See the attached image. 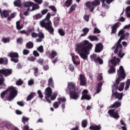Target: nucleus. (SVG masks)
I'll list each match as a JSON object with an SVG mask.
<instances>
[{"mask_svg":"<svg viewBox=\"0 0 130 130\" xmlns=\"http://www.w3.org/2000/svg\"><path fill=\"white\" fill-rule=\"evenodd\" d=\"M92 47L93 44L89 41L84 40L77 44L75 50L82 59L86 60L88 58V55L90 54V51L92 50Z\"/></svg>","mask_w":130,"mask_h":130,"instance_id":"f257e3e1","label":"nucleus"},{"mask_svg":"<svg viewBox=\"0 0 130 130\" xmlns=\"http://www.w3.org/2000/svg\"><path fill=\"white\" fill-rule=\"evenodd\" d=\"M117 75L118 78L116 80V84L114 83L112 86V93H114V91H116L117 89H118V85H119V83L121 82V81H123V80H124L125 79V77L126 76V74H125V72H124V69H123V67L120 66L119 67V70H117Z\"/></svg>","mask_w":130,"mask_h":130,"instance_id":"f03ea898","label":"nucleus"},{"mask_svg":"<svg viewBox=\"0 0 130 130\" xmlns=\"http://www.w3.org/2000/svg\"><path fill=\"white\" fill-rule=\"evenodd\" d=\"M51 16V15L50 14V13H48L47 14L45 19L40 22V25L42 28H45L50 34L53 35L54 28L52 27V23H51V21L49 19H50Z\"/></svg>","mask_w":130,"mask_h":130,"instance_id":"7ed1b4c3","label":"nucleus"},{"mask_svg":"<svg viewBox=\"0 0 130 130\" xmlns=\"http://www.w3.org/2000/svg\"><path fill=\"white\" fill-rule=\"evenodd\" d=\"M9 92V95L7 96V101H9L11 102L13 101L15 98L18 95V90L16 87H14L13 86H9L6 90H5L1 93V98L4 99L5 95L7 93Z\"/></svg>","mask_w":130,"mask_h":130,"instance_id":"20e7f679","label":"nucleus"},{"mask_svg":"<svg viewBox=\"0 0 130 130\" xmlns=\"http://www.w3.org/2000/svg\"><path fill=\"white\" fill-rule=\"evenodd\" d=\"M121 41L122 40L120 38L119 39L118 41L115 44V45L112 48V49H115L114 53H117L119 57L120 58H122L124 55H125V53L122 52V45H121Z\"/></svg>","mask_w":130,"mask_h":130,"instance_id":"39448f33","label":"nucleus"},{"mask_svg":"<svg viewBox=\"0 0 130 130\" xmlns=\"http://www.w3.org/2000/svg\"><path fill=\"white\" fill-rule=\"evenodd\" d=\"M85 5L88 9H89L90 13H93L94 10L96 7L100 6V1L99 0H94L92 1H88L85 3Z\"/></svg>","mask_w":130,"mask_h":130,"instance_id":"423d86ee","label":"nucleus"},{"mask_svg":"<svg viewBox=\"0 0 130 130\" xmlns=\"http://www.w3.org/2000/svg\"><path fill=\"white\" fill-rule=\"evenodd\" d=\"M69 95L71 99H73V100H78V99L80 98L81 93L78 91V90L76 89L69 91Z\"/></svg>","mask_w":130,"mask_h":130,"instance_id":"0eeeda50","label":"nucleus"},{"mask_svg":"<svg viewBox=\"0 0 130 130\" xmlns=\"http://www.w3.org/2000/svg\"><path fill=\"white\" fill-rule=\"evenodd\" d=\"M8 56L11 57L10 60L15 63L19 62V54L17 52H10Z\"/></svg>","mask_w":130,"mask_h":130,"instance_id":"6e6552de","label":"nucleus"},{"mask_svg":"<svg viewBox=\"0 0 130 130\" xmlns=\"http://www.w3.org/2000/svg\"><path fill=\"white\" fill-rule=\"evenodd\" d=\"M52 94V89H51L50 87H48L45 89V98L46 101L48 102V103H51V101L50 100V99H49V98L51 97Z\"/></svg>","mask_w":130,"mask_h":130,"instance_id":"1a4fd4ad","label":"nucleus"},{"mask_svg":"<svg viewBox=\"0 0 130 130\" xmlns=\"http://www.w3.org/2000/svg\"><path fill=\"white\" fill-rule=\"evenodd\" d=\"M108 113L111 117H113L115 119H118L120 117L118 114V111L115 112V109H111L108 111Z\"/></svg>","mask_w":130,"mask_h":130,"instance_id":"9d476101","label":"nucleus"},{"mask_svg":"<svg viewBox=\"0 0 130 130\" xmlns=\"http://www.w3.org/2000/svg\"><path fill=\"white\" fill-rule=\"evenodd\" d=\"M13 74V70L11 69H3L0 70V75H4L5 77H9Z\"/></svg>","mask_w":130,"mask_h":130,"instance_id":"9b49d317","label":"nucleus"},{"mask_svg":"<svg viewBox=\"0 0 130 130\" xmlns=\"http://www.w3.org/2000/svg\"><path fill=\"white\" fill-rule=\"evenodd\" d=\"M89 91L87 89H84L82 92V96L81 98V100H87L89 101L92 99L91 95L90 94H88Z\"/></svg>","mask_w":130,"mask_h":130,"instance_id":"f8f14e48","label":"nucleus"},{"mask_svg":"<svg viewBox=\"0 0 130 130\" xmlns=\"http://www.w3.org/2000/svg\"><path fill=\"white\" fill-rule=\"evenodd\" d=\"M24 6L25 8H28L29 7H32V11H35V10H38L40 7L39 5L37 4H34L33 2H25L24 4Z\"/></svg>","mask_w":130,"mask_h":130,"instance_id":"ddd939ff","label":"nucleus"},{"mask_svg":"<svg viewBox=\"0 0 130 130\" xmlns=\"http://www.w3.org/2000/svg\"><path fill=\"white\" fill-rule=\"evenodd\" d=\"M76 89V84L74 82H69L68 84L67 88L66 89V92H71Z\"/></svg>","mask_w":130,"mask_h":130,"instance_id":"4468645a","label":"nucleus"},{"mask_svg":"<svg viewBox=\"0 0 130 130\" xmlns=\"http://www.w3.org/2000/svg\"><path fill=\"white\" fill-rule=\"evenodd\" d=\"M103 45L101 43H99L95 45V47L94 49L95 52L98 53L99 52H101L103 50Z\"/></svg>","mask_w":130,"mask_h":130,"instance_id":"2eb2a0df","label":"nucleus"},{"mask_svg":"<svg viewBox=\"0 0 130 130\" xmlns=\"http://www.w3.org/2000/svg\"><path fill=\"white\" fill-rule=\"evenodd\" d=\"M123 96V93H118L117 91L115 92L112 93L111 96L112 99H113L115 97V99H118L119 100H121L122 99V96Z\"/></svg>","mask_w":130,"mask_h":130,"instance_id":"dca6fc26","label":"nucleus"},{"mask_svg":"<svg viewBox=\"0 0 130 130\" xmlns=\"http://www.w3.org/2000/svg\"><path fill=\"white\" fill-rule=\"evenodd\" d=\"M0 14L1 18H9V16H10V12H9L7 10H4L3 11H2V9H0Z\"/></svg>","mask_w":130,"mask_h":130,"instance_id":"f3484780","label":"nucleus"},{"mask_svg":"<svg viewBox=\"0 0 130 130\" xmlns=\"http://www.w3.org/2000/svg\"><path fill=\"white\" fill-rule=\"evenodd\" d=\"M79 79L80 80V86H86V78L84 74H80L79 76Z\"/></svg>","mask_w":130,"mask_h":130,"instance_id":"a211bd4d","label":"nucleus"},{"mask_svg":"<svg viewBox=\"0 0 130 130\" xmlns=\"http://www.w3.org/2000/svg\"><path fill=\"white\" fill-rule=\"evenodd\" d=\"M46 54H50L49 57V58H51V59H53V58H54L55 56H57V52L53 50L51 51V53L50 51H47Z\"/></svg>","mask_w":130,"mask_h":130,"instance_id":"6ab92c4d","label":"nucleus"},{"mask_svg":"<svg viewBox=\"0 0 130 130\" xmlns=\"http://www.w3.org/2000/svg\"><path fill=\"white\" fill-rule=\"evenodd\" d=\"M4 82H5V77L4 75L0 74V89H4L6 87V84Z\"/></svg>","mask_w":130,"mask_h":130,"instance_id":"aec40b11","label":"nucleus"},{"mask_svg":"<svg viewBox=\"0 0 130 130\" xmlns=\"http://www.w3.org/2000/svg\"><path fill=\"white\" fill-rule=\"evenodd\" d=\"M8 63L9 59H8V58L6 57L0 58V64H4V66H8Z\"/></svg>","mask_w":130,"mask_h":130,"instance_id":"412c9836","label":"nucleus"},{"mask_svg":"<svg viewBox=\"0 0 130 130\" xmlns=\"http://www.w3.org/2000/svg\"><path fill=\"white\" fill-rule=\"evenodd\" d=\"M38 37L39 38L37 39V42H42V39H44V34L43 32H40L38 34Z\"/></svg>","mask_w":130,"mask_h":130,"instance_id":"4be33fe9","label":"nucleus"},{"mask_svg":"<svg viewBox=\"0 0 130 130\" xmlns=\"http://www.w3.org/2000/svg\"><path fill=\"white\" fill-rule=\"evenodd\" d=\"M119 23L118 22L115 23L112 27V34H115L116 33V31H117V28H118V24Z\"/></svg>","mask_w":130,"mask_h":130,"instance_id":"5701e85b","label":"nucleus"},{"mask_svg":"<svg viewBox=\"0 0 130 130\" xmlns=\"http://www.w3.org/2000/svg\"><path fill=\"white\" fill-rule=\"evenodd\" d=\"M73 62L75 66H79L80 63H81V62L80 61H76V58L78 59L79 58V56L76 55V56H72V57Z\"/></svg>","mask_w":130,"mask_h":130,"instance_id":"b1692460","label":"nucleus"},{"mask_svg":"<svg viewBox=\"0 0 130 130\" xmlns=\"http://www.w3.org/2000/svg\"><path fill=\"white\" fill-rule=\"evenodd\" d=\"M121 106V103L119 102H116L113 105H111L110 108H118Z\"/></svg>","mask_w":130,"mask_h":130,"instance_id":"393cba45","label":"nucleus"},{"mask_svg":"<svg viewBox=\"0 0 130 130\" xmlns=\"http://www.w3.org/2000/svg\"><path fill=\"white\" fill-rule=\"evenodd\" d=\"M103 85V84L102 82L98 84V87H96V90L95 92V94H99V93H100V92H101V88H102Z\"/></svg>","mask_w":130,"mask_h":130,"instance_id":"a878e982","label":"nucleus"},{"mask_svg":"<svg viewBox=\"0 0 130 130\" xmlns=\"http://www.w3.org/2000/svg\"><path fill=\"white\" fill-rule=\"evenodd\" d=\"M89 28L88 27H85L83 28L82 31L83 32V34H81V37H84L85 36H87V34L89 32Z\"/></svg>","mask_w":130,"mask_h":130,"instance_id":"bb28decb","label":"nucleus"},{"mask_svg":"<svg viewBox=\"0 0 130 130\" xmlns=\"http://www.w3.org/2000/svg\"><path fill=\"white\" fill-rule=\"evenodd\" d=\"M35 96H36V93L35 92L30 93L27 97L26 101H30V100H32V99H33Z\"/></svg>","mask_w":130,"mask_h":130,"instance_id":"cd10ccee","label":"nucleus"},{"mask_svg":"<svg viewBox=\"0 0 130 130\" xmlns=\"http://www.w3.org/2000/svg\"><path fill=\"white\" fill-rule=\"evenodd\" d=\"M48 85L49 87H51V88H54V83H53V79H52V77H51L49 79Z\"/></svg>","mask_w":130,"mask_h":130,"instance_id":"c85d7f7f","label":"nucleus"},{"mask_svg":"<svg viewBox=\"0 0 130 130\" xmlns=\"http://www.w3.org/2000/svg\"><path fill=\"white\" fill-rule=\"evenodd\" d=\"M88 38L90 41H98V40H99V38H98L96 36L90 35L88 36Z\"/></svg>","mask_w":130,"mask_h":130,"instance_id":"c756f323","label":"nucleus"},{"mask_svg":"<svg viewBox=\"0 0 130 130\" xmlns=\"http://www.w3.org/2000/svg\"><path fill=\"white\" fill-rule=\"evenodd\" d=\"M115 66H111L110 67V69L108 70V74H114L115 73Z\"/></svg>","mask_w":130,"mask_h":130,"instance_id":"7c9ffc66","label":"nucleus"},{"mask_svg":"<svg viewBox=\"0 0 130 130\" xmlns=\"http://www.w3.org/2000/svg\"><path fill=\"white\" fill-rule=\"evenodd\" d=\"M110 62L113 64V67H116L117 62H116V57L114 56L113 59H111Z\"/></svg>","mask_w":130,"mask_h":130,"instance_id":"2f4dec72","label":"nucleus"},{"mask_svg":"<svg viewBox=\"0 0 130 130\" xmlns=\"http://www.w3.org/2000/svg\"><path fill=\"white\" fill-rule=\"evenodd\" d=\"M34 46V44L32 43V42H29L26 44V47L28 49H31V48H33Z\"/></svg>","mask_w":130,"mask_h":130,"instance_id":"473e14b6","label":"nucleus"},{"mask_svg":"<svg viewBox=\"0 0 130 130\" xmlns=\"http://www.w3.org/2000/svg\"><path fill=\"white\" fill-rule=\"evenodd\" d=\"M61 102L60 101L58 102H55L53 104V106L55 109H57V108H58L59 105L61 104Z\"/></svg>","mask_w":130,"mask_h":130,"instance_id":"72a5a7b5","label":"nucleus"},{"mask_svg":"<svg viewBox=\"0 0 130 130\" xmlns=\"http://www.w3.org/2000/svg\"><path fill=\"white\" fill-rule=\"evenodd\" d=\"M29 118H27L25 117H23L22 118V122L24 124H26V122L27 123V124H29Z\"/></svg>","mask_w":130,"mask_h":130,"instance_id":"f704fd0d","label":"nucleus"},{"mask_svg":"<svg viewBox=\"0 0 130 130\" xmlns=\"http://www.w3.org/2000/svg\"><path fill=\"white\" fill-rule=\"evenodd\" d=\"M81 125L82 127H87V125H88V121H87V120H83L81 122Z\"/></svg>","mask_w":130,"mask_h":130,"instance_id":"c9c22d12","label":"nucleus"},{"mask_svg":"<svg viewBox=\"0 0 130 130\" xmlns=\"http://www.w3.org/2000/svg\"><path fill=\"white\" fill-rule=\"evenodd\" d=\"M37 50H38V51H39V52H40V53H43V52H44V48L43 47V46L41 45L39 46L37 48Z\"/></svg>","mask_w":130,"mask_h":130,"instance_id":"e433bc0d","label":"nucleus"},{"mask_svg":"<svg viewBox=\"0 0 130 130\" xmlns=\"http://www.w3.org/2000/svg\"><path fill=\"white\" fill-rule=\"evenodd\" d=\"M23 28V25H21L20 21H18L16 22V29L17 30H21V29Z\"/></svg>","mask_w":130,"mask_h":130,"instance_id":"4c0bfd02","label":"nucleus"},{"mask_svg":"<svg viewBox=\"0 0 130 130\" xmlns=\"http://www.w3.org/2000/svg\"><path fill=\"white\" fill-rule=\"evenodd\" d=\"M76 8H77L76 4H73L70 9V11L68 12V14H70L72 12H74L76 10Z\"/></svg>","mask_w":130,"mask_h":130,"instance_id":"58836bf2","label":"nucleus"},{"mask_svg":"<svg viewBox=\"0 0 130 130\" xmlns=\"http://www.w3.org/2000/svg\"><path fill=\"white\" fill-rule=\"evenodd\" d=\"M98 58V57H97V55L96 54H93L90 55V58H91V60H92L94 62H95Z\"/></svg>","mask_w":130,"mask_h":130,"instance_id":"ea45409f","label":"nucleus"},{"mask_svg":"<svg viewBox=\"0 0 130 130\" xmlns=\"http://www.w3.org/2000/svg\"><path fill=\"white\" fill-rule=\"evenodd\" d=\"M73 0H67L65 2V6L67 8H69V7L71 6L72 4Z\"/></svg>","mask_w":130,"mask_h":130,"instance_id":"a19ab883","label":"nucleus"},{"mask_svg":"<svg viewBox=\"0 0 130 130\" xmlns=\"http://www.w3.org/2000/svg\"><path fill=\"white\" fill-rule=\"evenodd\" d=\"M118 89L120 92L123 91V89H124V82L121 83Z\"/></svg>","mask_w":130,"mask_h":130,"instance_id":"79ce46f5","label":"nucleus"},{"mask_svg":"<svg viewBox=\"0 0 130 130\" xmlns=\"http://www.w3.org/2000/svg\"><path fill=\"white\" fill-rule=\"evenodd\" d=\"M15 17H16V12L12 13L10 15V16H9L8 17L7 20H8V21H11V20H12V19H14V18H15Z\"/></svg>","mask_w":130,"mask_h":130,"instance_id":"37998d69","label":"nucleus"},{"mask_svg":"<svg viewBox=\"0 0 130 130\" xmlns=\"http://www.w3.org/2000/svg\"><path fill=\"white\" fill-rule=\"evenodd\" d=\"M126 15L127 18H130V6H128L126 8Z\"/></svg>","mask_w":130,"mask_h":130,"instance_id":"c03bdc74","label":"nucleus"},{"mask_svg":"<svg viewBox=\"0 0 130 130\" xmlns=\"http://www.w3.org/2000/svg\"><path fill=\"white\" fill-rule=\"evenodd\" d=\"M14 6L15 7H20L21 6V0H16L14 3Z\"/></svg>","mask_w":130,"mask_h":130,"instance_id":"a18cd8bd","label":"nucleus"},{"mask_svg":"<svg viewBox=\"0 0 130 130\" xmlns=\"http://www.w3.org/2000/svg\"><path fill=\"white\" fill-rule=\"evenodd\" d=\"M2 41L4 42V43H10V37L8 38H2Z\"/></svg>","mask_w":130,"mask_h":130,"instance_id":"49530a36","label":"nucleus"},{"mask_svg":"<svg viewBox=\"0 0 130 130\" xmlns=\"http://www.w3.org/2000/svg\"><path fill=\"white\" fill-rule=\"evenodd\" d=\"M49 9L51 10L55 14H56V12H57V10L56 9V8H55V6H50L49 7Z\"/></svg>","mask_w":130,"mask_h":130,"instance_id":"de8ad7c7","label":"nucleus"},{"mask_svg":"<svg viewBox=\"0 0 130 130\" xmlns=\"http://www.w3.org/2000/svg\"><path fill=\"white\" fill-rule=\"evenodd\" d=\"M42 17H43L42 14L40 13H38L35 15V18L36 20H39V19H41Z\"/></svg>","mask_w":130,"mask_h":130,"instance_id":"09e8293b","label":"nucleus"},{"mask_svg":"<svg viewBox=\"0 0 130 130\" xmlns=\"http://www.w3.org/2000/svg\"><path fill=\"white\" fill-rule=\"evenodd\" d=\"M96 63H97V62H99V63H100V64H103V60L100 58V57H98L95 62Z\"/></svg>","mask_w":130,"mask_h":130,"instance_id":"8fccbe9b","label":"nucleus"},{"mask_svg":"<svg viewBox=\"0 0 130 130\" xmlns=\"http://www.w3.org/2000/svg\"><path fill=\"white\" fill-rule=\"evenodd\" d=\"M37 94H38V96L40 99H43V94L42 93V91H41V90H38Z\"/></svg>","mask_w":130,"mask_h":130,"instance_id":"3c124183","label":"nucleus"},{"mask_svg":"<svg viewBox=\"0 0 130 130\" xmlns=\"http://www.w3.org/2000/svg\"><path fill=\"white\" fill-rule=\"evenodd\" d=\"M58 32L60 36H64L66 35V32L61 28L59 29Z\"/></svg>","mask_w":130,"mask_h":130,"instance_id":"603ef678","label":"nucleus"},{"mask_svg":"<svg viewBox=\"0 0 130 130\" xmlns=\"http://www.w3.org/2000/svg\"><path fill=\"white\" fill-rule=\"evenodd\" d=\"M23 82L22 81V79H19L16 82L17 86H22L23 85Z\"/></svg>","mask_w":130,"mask_h":130,"instance_id":"864d4df0","label":"nucleus"},{"mask_svg":"<svg viewBox=\"0 0 130 130\" xmlns=\"http://www.w3.org/2000/svg\"><path fill=\"white\" fill-rule=\"evenodd\" d=\"M33 70L34 71V75L35 77H38V68H35L33 69Z\"/></svg>","mask_w":130,"mask_h":130,"instance_id":"5fc2aeb1","label":"nucleus"},{"mask_svg":"<svg viewBox=\"0 0 130 130\" xmlns=\"http://www.w3.org/2000/svg\"><path fill=\"white\" fill-rule=\"evenodd\" d=\"M93 33L94 34H100V33H101V31L100 30L99 28L95 27L94 28Z\"/></svg>","mask_w":130,"mask_h":130,"instance_id":"6e6d98bb","label":"nucleus"},{"mask_svg":"<svg viewBox=\"0 0 130 130\" xmlns=\"http://www.w3.org/2000/svg\"><path fill=\"white\" fill-rule=\"evenodd\" d=\"M57 96V93L54 92L52 95H51V100H55L56 97Z\"/></svg>","mask_w":130,"mask_h":130,"instance_id":"4d7b16f0","label":"nucleus"},{"mask_svg":"<svg viewBox=\"0 0 130 130\" xmlns=\"http://www.w3.org/2000/svg\"><path fill=\"white\" fill-rule=\"evenodd\" d=\"M37 62L40 63L41 66H43V62H44V60L43 59H41V58H39L37 60Z\"/></svg>","mask_w":130,"mask_h":130,"instance_id":"13d9d810","label":"nucleus"},{"mask_svg":"<svg viewBox=\"0 0 130 130\" xmlns=\"http://www.w3.org/2000/svg\"><path fill=\"white\" fill-rule=\"evenodd\" d=\"M69 69L73 73L74 72V70H75V67L72 64H70L69 66Z\"/></svg>","mask_w":130,"mask_h":130,"instance_id":"bf43d9fd","label":"nucleus"},{"mask_svg":"<svg viewBox=\"0 0 130 130\" xmlns=\"http://www.w3.org/2000/svg\"><path fill=\"white\" fill-rule=\"evenodd\" d=\"M58 101H62V102H66L67 101V99L64 97H61V98H59L57 99Z\"/></svg>","mask_w":130,"mask_h":130,"instance_id":"052dcab7","label":"nucleus"},{"mask_svg":"<svg viewBox=\"0 0 130 130\" xmlns=\"http://www.w3.org/2000/svg\"><path fill=\"white\" fill-rule=\"evenodd\" d=\"M89 18H90V16L87 15H85L83 17L84 20H85V21H86V22H89Z\"/></svg>","mask_w":130,"mask_h":130,"instance_id":"680f3d73","label":"nucleus"},{"mask_svg":"<svg viewBox=\"0 0 130 130\" xmlns=\"http://www.w3.org/2000/svg\"><path fill=\"white\" fill-rule=\"evenodd\" d=\"M29 53H30V51L28 50L27 49H24L23 50V54L24 55H27V54H29Z\"/></svg>","mask_w":130,"mask_h":130,"instance_id":"e2e57ef3","label":"nucleus"},{"mask_svg":"<svg viewBox=\"0 0 130 130\" xmlns=\"http://www.w3.org/2000/svg\"><path fill=\"white\" fill-rule=\"evenodd\" d=\"M48 12V9H44L41 11L42 16H43L44 15H46V14H47Z\"/></svg>","mask_w":130,"mask_h":130,"instance_id":"0e129e2a","label":"nucleus"},{"mask_svg":"<svg viewBox=\"0 0 130 130\" xmlns=\"http://www.w3.org/2000/svg\"><path fill=\"white\" fill-rule=\"evenodd\" d=\"M33 54L34 56H36V57H39V55H40L39 53L37 50H35L33 51Z\"/></svg>","mask_w":130,"mask_h":130,"instance_id":"69168bd1","label":"nucleus"},{"mask_svg":"<svg viewBox=\"0 0 130 130\" xmlns=\"http://www.w3.org/2000/svg\"><path fill=\"white\" fill-rule=\"evenodd\" d=\"M31 37H32V38H37V37H38V34H36V32H32L31 34Z\"/></svg>","mask_w":130,"mask_h":130,"instance_id":"338daca9","label":"nucleus"},{"mask_svg":"<svg viewBox=\"0 0 130 130\" xmlns=\"http://www.w3.org/2000/svg\"><path fill=\"white\" fill-rule=\"evenodd\" d=\"M29 125H28V124H27L26 125L23 126V127L22 128L23 130H29Z\"/></svg>","mask_w":130,"mask_h":130,"instance_id":"774afa93","label":"nucleus"}]
</instances>
